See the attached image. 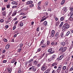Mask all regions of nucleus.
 <instances>
[{
    "label": "nucleus",
    "instance_id": "1",
    "mask_svg": "<svg viewBox=\"0 0 73 73\" xmlns=\"http://www.w3.org/2000/svg\"><path fill=\"white\" fill-rule=\"evenodd\" d=\"M70 27V26H69V25L68 24V23H66L62 27V30L64 31H66V30H65V29H68Z\"/></svg>",
    "mask_w": 73,
    "mask_h": 73
},
{
    "label": "nucleus",
    "instance_id": "2",
    "mask_svg": "<svg viewBox=\"0 0 73 73\" xmlns=\"http://www.w3.org/2000/svg\"><path fill=\"white\" fill-rule=\"evenodd\" d=\"M65 42L66 43V44H68V40L65 39L64 42H61L60 44L61 45H62L64 46V45H65V44H66Z\"/></svg>",
    "mask_w": 73,
    "mask_h": 73
},
{
    "label": "nucleus",
    "instance_id": "3",
    "mask_svg": "<svg viewBox=\"0 0 73 73\" xmlns=\"http://www.w3.org/2000/svg\"><path fill=\"white\" fill-rule=\"evenodd\" d=\"M48 52H49V54H52L54 52V51L53 50V48H50L48 50Z\"/></svg>",
    "mask_w": 73,
    "mask_h": 73
},
{
    "label": "nucleus",
    "instance_id": "4",
    "mask_svg": "<svg viewBox=\"0 0 73 73\" xmlns=\"http://www.w3.org/2000/svg\"><path fill=\"white\" fill-rule=\"evenodd\" d=\"M66 47H64L63 48L62 47H61L59 50V51L61 50L62 52H64L66 50Z\"/></svg>",
    "mask_w": 73,
    "mask_h": 73
},
{
    "label": "nucleus",
    "instance_id": "5",
    "mask_svg": "<svg viewBox=\"0 0 73 73\" xmlns=\"http://www.w3.org/2000/svg\"><path fill=\"white\" fill-rule=\"evenodd\" d=\"M46 69V66L45 65V64H44L41 67V70L43 71V70H45Z\"/></svg>",
    "mask_w": 73,
    "mask_h": 73
},
{
    "label": "nucleus",
    "instance_id": "6",
    "mask_svg": "<svg viewBox=\"0 0 73 73\" xmlns=\"http://www.w3.org/2000/svg\"><path fill=\"white\" fill-rule=\"evenodd\" d=\"M29 70H33V72H35L36 70V69L34 66H32L31 67L29 68Z\"/></svg>",
    "mask_w": 73,
    "mask_h": 73
},
{
    "label": "nucleus",
    "instance_id": "7",
    "mask_svg": "<svg viewBox=\"0 0 73 73\" xmlns=\"http://www.w3.org/2000/svg\"><path fill=\"white\" fill-rule=\"evenodd\" d=\"M68 21H73V13L72 14L69 18Z\"/></svg>",
    "mask_w": 73,
    "mask_h": 73
},
{
    "label": "nucleus",
    "instance_id": "8",
    "mask_svg": "<svg viewBox=\"0 0 73 73\" xmlns=\"http://www.w3.org/2000/svg\"><path fill=\"white\" fill-rule=\"evenodd\" d=\"M54 33H55V31H54V30H52L51 32V36L52 37L54 36Z\"/></svg>",
    "mask_w": 73,
    "mask_h": 73
},
{
    "label": "nucleus",
    "instance_id": "9",
    "mask_svg": "<svg viewBox=\"0 0 73 73\" xmlns=\"http://www.w3.org/2000/svg\"><path fill=\"white\" fill-rule=\"evenodd\" d=\"M7 71L8 73H11V72H12V70L10 68H7Z\"/></svg>",
    "mask_w": 73,
    "mask_h": 73
},
{
    "label": "nucleus",
    "instance_id": "10",
    "mask_svg": "<svg viewBox=\"0 0 73 73\" xmlns=\"http://www.w3.org/2000/svg\"><path fill=\"white\" fill-rule=\"evenodd\" d=\"M62 11L63 13H65L67 11V9L66 7H64L62 10Z\"/></svg>",
    "mask_w": 73,
    "mask_h": 73
},
{
    "label": "nucleus",
    "instance_id": "11",
    "mask_svg": "<svg viewBox=\"0 0 73 73\" xmlns=\"http://www.w3.org/2000/svg\"><path fill=\"white\" fill-rule=\"evenodd\" d=\"M11 4H13V5L15 4V5H18V3L16 1H13L12 2H11Z\"/></svg>",
    "mask_w": 73,
    "mask_h": 73
},
{
    "label": "nucleus",
    "instance_id": "12",
    "mask_svg": "<svg viewBox=\"0 0 73 73\" xmlns=\"http://www.w3.org/2000/svg\"><path fill=\"white\" fill-rule=\"evenodd\" d=\"M62 58H63V55H61L60 56L59 58H57V60L58 61H59L62 60Z\"/></svg>",
    "mask_w": 73,
    "mask_h": 73
},
{
    "label": "nucleus",
    "instance_id": "13",
    "mask_svg": "<svg viewBox=\"0 0 73 73\" xmlns=\"http://www.w3.org/2000/svg\"><path fill=\"white\" fill-rule=\"evenodd\" d=\"M17 13V12H16V11H15L13 13L12 15V16H15V15H16V14Z\"/></svg>",
    "mask_w": 73,
    "mask_h": 73
},
{
    "label": "nucleus",
    "instance_id": "14",
    "mask_svg": "<svg viewBox=\"0 0 73 73\" xmlns=\"http://www.w3.org/2000/svg\"><path fill=\"white\" fill-rule=\"evenodd\" d=\"M9 47V44H7L5 46V49H8Z\"/></svg>",
    "mask_w": 73,
    "mask_h": 73
},
{
    "label": "nucleus",
    "instance_id": "15",
    "mask_svg": "<svg viewBox=\"0 0 73 73\" xmlns=\"http://www.w3.org/2000/svg\"><path fill=\"white\" fill-rule=\"evenodd\" d=\"M47 24H48V23L46 21H44V22L43 24H44V25H45V26H46L47 25Z\"/></svg>",
    "mask_w": 73,
    "mask_h": 73
},
{
    "label": "nucleus",
    "instance_id": "16",
    "mask_svg": "<svg viewBox=\"0 0 73 73\" xmlns=\"http://www.w3.org/2000/svg\"><path fill=\"white\" fill-rule=\"evenodd\" d=\"M2 15L4 16H6V12L4 11L2 13Z\"/></svg>",
    "mask_w": 73,
    "mask_h": 73
},
{
    "label": "nucleus",
    "instance_id": "17",
    "mask_svg": "<svg viewBox=\"0 0 73 73\" xmlns=\"http://www.w3.org/2000/svg\"><path fill=\"white\" fill-rule=\"evenodd\" d=\"M46 46V44H43V46H42L41 47L43 49Z\"/></svg>",
    "mask_w": 73,
    "mask_h": 73
},
{
    "label": "nucleus",
    "instance_id": "18",
    "mask_svg": "<svg viewBox=\"0 0 73 73\" xmlns=\"http://www.w3.org/2000/svg\"><path fill=\"white\" fill-rule=\"evenodd\" d=\"M65 0H63L61 3V5H63L65 3Z\"/></svg>",
    "mask_w": 73,
    "mask_h": 73
},
{
    "label": "nucleus",
    "instance_id": "19",
    "mask_svg": "<svg viewBox=\"0 0 73 73\" xmlns=\"http://www.w3.org/2000/svg\"><path fill=\"white\" fill-rule=\"evenodd\" d=\"M61 68H62V65H60L59 66L58 69H59V70H61Z\"/></svg>",
    "mask_w": 73,
    "mask_h": 73
},
{
    "label": "nucleus",
    "instance_id": "20",
    "mask_svg": "<svg viewBox=\"0 0 73 73\" xmlns=\"http://www.w3.org/2000/svg\"><path fill=\"white\" fill-rule=\"evenodd\" d=\"M50 72V70L49 69L47 70H46L44 72V73H49Z\"/></svg>",
    "mask_w": 73,
    "mask_h": 73
},
{
    "label": "nucleus",
    "instance_id": "21",
    "mask_svg": "<svg viewBox=\"0 0 73 73\" xmlns=\"http://www.w3.org/2000/svg\"><path fill=\"white\" fill-rule=\"evenodd\" d=\"M56 65H57V63H54L52 64V66H56Z\"/></svg>",
    "mask_w": 73,
    "mask_h": 73
},
{
    "label": "nucleus",
    "instance_id": "22",
    "mask_svg": "<svg viewBox=\"0 0 73 73\" xmlns=\"http://www.w3.org/2000/svg\"><path fill=\"white\" fill-rule=\"evenodd\" d=\"M70 33V31H68L66 33V34L65 35L66 36H68L69 35V34Z\"/></svg>",
    "mask_w": 73,
    "mask_h": 73
},
{
    "label": "nucleus",
    "instance_id": "23",
    "mask_svg": "<svg viewBox=\"0 0 73 73\" xmlns=\"http://www.w3.org/2000/svg\"><path fill=\"white\" fill-rule=\"evenodd\" d=\"M33 61V59H31L30 60H29V61L28 62V63H30L31 62H32V61Z\"/></svg>",
    "mask_w": 73,
    "mask_h": 73
},
{
    "label": "nucleus",
    "instance_id": "24",
    "mask_svg": "<svg viewBox=\"0 0 73 73\" xmlns=\"http://www.w3.org/2000/svg\"><path fill=\"white\" fill-rule=\"evenodd\" d=\"M15 61L16 59H13V60H11V63H14V62H15Z\"/></svg>",
    "mask_w": 73,
    "mask_h": 73
},
{
    "label": "nucleus",
    "instance_id": "25",
    "mask_svg": "<svg viewBox=\"0 0 73 73\" xmlns=\"http://www.w3.org/2000/svg\"><path fill=\"white\" fill-rule=\"evenodd\" d=\"M70 11L73 13V8L71 7L69 9Z\"/></svg>",
    "mask_w": 73,
    "mask_h": 73
},
{
    "label": "nucleus",
    "instance_id": "26",
    "mask_svg": "<svg viewBox=\"0 0 73 73\" xmlns=\"http://www.w3.org/2000/svg\"><path fill=\"white\" fill-rule=\"evenodd\" d=\"M33 64L34 65H37V61H35L33 62Z\"/></svg>",
    "mask_w": 73,
    "mask_h": 73
},
{
    "label": "nucleus",
    "instance_id": "27",
    "mask_svg": "<svg viewBox=\"0 0 73 73\" xmlns=\"http://www.w3.org/2000/svg\"><path fill=\"white\" fill-rule=\"evenodd\" d=\"M73 13L72 11H70V13H68V16H70L71 15H72L73 14Z\"/></svg>",
    "mask_w": 73,
    "mask_h": 73
},
{
    "label": "nucleus",
    "instance_id": "28",
    "mask_svg": "<svg viewBox=\"0 0 73 73\" xmlns=\"http://www.w3.org/2000/svg\"><path fill=\"white\" fill-rule=\"evenodd\" d=\"M56 55H53L52 57H51V58L53 60V59L55 58V57H56Z\"/></svg>",
    "mask_w": 73,
    "mask_h": 73
},
{
    "label": "nucleus",
    "instance_id": "29",
    "mask_svg": "<svg viewBox=\"0 0 73 73\" xmlns=\"http://www.w3.org/2000/svg\"><path fill=\"white\" fill-rule=\"evenodd\" d=\"M64 20V17H61L60 19V20L61 21H63Z\"/></svg>",
    "mask_w": 73,
    "mask_h": 73
},
{
    "label": "nucleus",
    "instance_id": "30",
    "mask_svg": "<svg viewBox=\"0 0 73 73\" xmlns=\"http://www.w3.org/2000/svg\"><path fill=\"white\" fill-rule=\"evenodd\" d=\"M48 1H46V3H45V5H46V7H47V6H48Z\"/></svg>",
    "mask_w": 73,
    "mask_h": 73
},
{
    "label": "nucleus",
    "instance_id": "31",
    "mask_svg": "<svg viewBox=\"0 0 73 73\" xmlns=\"http://www.w3.org/2000/svg\"><path fill=\"white\" fill-rule=\"evenodd\" d=\"M63 24H64L63 22H62L61 23V24L59 25V27H62V25H63Z\"/></svg>",
    "mask_w": 73,
    "mask_h": 73
},
{
    "label": "nucleus",
    "instance_id": "32",
    "mask_svg": "<svg viewBox=\"0 0 73 73\" xmlns=\"http://www.w3.org/2000/svg\"><path fill=\"white\" fill-rule=\"evenodd\" d=\"M21 72V69L20 68H19L18 72V73H20Z\"/></svg>",
    "mask_w": 73,
    "mask_h": 73
},
{
    "label": "nucleus",
    "instance_id": "33",
    "mask_svg": "<svg viewBox=\"0 0 73 73\" xmlns=\"http://www.w3.org/2000/svg\"><path fill=\"white\" fill-rule=\"evenodd\" d=\"M52 60V59L51 58L50 59H48V62H50Z\"/></svg>",
    "mask_w": 73,
    "mask_h": 73
},
{
    "label": "nucleus",
    "instance_id": "34",
    "mask_svg": "<svg viewBox=\"0 0 73 73\" xmlns=\"http://www.w3.org/2000/svg\"><path fill=\"white\" fill-rule=\"evenodd\" d=\"M59 34V33L58 32L56 33V34L55 35V37H57L58 36V35Z\"/></svg>",
    "mask_w": 73,
    "mask_h": 73
},
{
    "label": "nucleus",
    "instance_id": "35",
    "mask_svg": "<svg viewBox=\"0 0 73 73\" xmlns=\"http://www.w3.org/2000/svg\"><path fill=\"white\" fill-rule=\"evenodd\" d=\"M49 44H50V41L49 40L47 41V45H49Z\"/></svg>",
    "mask_w": 73,
    "mask_h": 73
},
{
    "label": "nucleus",
    "instance_id": "36",
    "mask_svg": "<svg viewBox=\"0 0 73 73\" xmlns=\"http://www.w3.org/2000/svg\"><path fill=\"white\" fill-rule=\"evenodd\" d=\"M17 8V6L14 5L12 7V8L13 9H14V8Z\"/></svg>",
    "mask_w": 73,
    "mask_h": 73
},
{
    "label": "nucleus",
    "instance_id": "37",
    "mask_svg": "<svg viewBox=\"0 0 73 73\" xmlns=\"http://www.w3.org/2000/svg\"><path fill=\"white\" fill-rule=\"evenodd\" d=\"M60 24V22H58L55 25L56 26H58V24Z\"/></svg>",
    "mask_w": 73,
    "mask_h": 73
},
{
    "label": "nucleus",
    "instance_id": "38",
    "mask_svg": "<svg viewBox=\"0 0 73 73\" xmlns=\"http://www.w3.org/2000/svg\"><path fill=\"white\" fill-rule=\"evenodd\" d=\"M21 50V48H20L18 50V52H20Z\"/></svg>",
    "mask_w": 73,
    "mask_h": 73
},
{
    "label": "nucleus",
    "instance_id": "39",
    "mask_svg": "<svg viewBox=\"0 0 73 73\" xmlns=\"http://www.w3.org/2000/svg\"><path fill=\"white\" fill-rule=\"evenodd\" d=\"M34 6V5L33 4H31L30 5V7H33Z\"/></svg>",
    "mask_w": 73,
    "mask_h": 73
},
{
    "label": "nucleus",
    "instance_id": "40",
    "mask_svg": "<svg viewBox=\"0 0 73 73\" xmlns=\"http://www.w3.org/2000/svg\"><path fill=\"white\" fill-rule=\"evenodd\" d=\"M66 68V66H64L63 67V70H65Z\"/></svg>",
    "mask_w": 73,
    "mask_h": 73
},
{
    "label": "nucleus",
    "instance_id": "41",
    "mask_svg": "<svg viewBox=\"0 0 73 73\" xmlns=\"http://www.w3.org/2000/svg\"><path fill=\"white\" fill-rule=\"evenodd\" d=\"M23 23H20V25L21 27H23Z\"/></svg>",
    "mask_w": 73,
    "mask_h": 73
},
{
    "label": "nucleus",
    "instance_id": "42",
    "mask_svg": "<svg viewBox=\"0 0 73 73\" xmlns=\"http://www.w3.org/2000/svg\"><path fill=\"white\" fill-rule=\"evenodd\" d=\"M37 66L38 67H40V66H41V64L40 63H38V65H37Z\"/></svg>",
    "mask_w": 73,
    "mask_h": 73
},
{
    "label": "nucleus",
    "instance_id": "43",
    "mask_svg": "<svg viewBox=\"0 0 73 73\" xmlns=\"http://www.w3.org/2000/svg\"><path fill=\"white\" fill-rule=\"evenodd\" d=\"M73 70V66L71 68H70V71H72V70Z\"/></svg>",
    "mask_w": 73,
    "mask_h": 73
},
{
    "label": "nucleus",
    "instance_id": "44",
    "mask_svg": "<svg viewBox=\"0 0 73 73\" xmlns=\"http://www.w3.org/2000/svg\"><path fill=\"white\" fill-rule=\"evenodd\" d=\"M0 22H1V23H3L4 22V20H3V19H1L0 20Z\"/></svg>",
    "mask_w": 73,
    "mask_h": 73
},
{
    "label": "nucleus",
    "instance_id": "45",
    "mask_svg": "<svg viewBox=\"0 0 73 73\" xmlns=\"http://www.w3.org/2000/svg\"><path fill=\"white\" fill-rule=\"evenodd\" d=\"M44 40H42V41L40 42V44H43V42H44Z\"/></svg>",
    "mask_w": 73,
    "mask_h": 73
},
{
    "label": "nucleus",
    "instance_id": "46",
    "mask_svg": "<svg viewBox=\"0 0 73 73\" xmlns=\"http://www.w3.org/2000/svg\"><path fill=\"white\" fill-rule=\"evenodd\" d=\"M7 8H10V6L9 5H7Z\"/></svg>",
    "mask_w": 73,
    "mask_h": 73
},
{
    "label": "nucleus",
    "instance_id": "47",
    "mask_svg": "<svg viewBox=\"0 0 73 73\" xmlns=\"http://www.w3.org/2000/svg\"><path fill=\"white\" fill-rule=\"evenodd\" d=\"M3 40L5 42H7V40L6 39V38H4L3 39Z\"/></svg>",
    "mask_w": 73,
    "mask_h": 73
},
{
    "label": "nucleus",
    "instance_id": "48",
    "mask_svg": "<svg viewBox=\"0 0 73 73\" xmlns=\"http://www.w3.org/2000/svg\"><path fill=\"white\" fill-rule=\"evenodd\" d=\"M58 44H57V42H56L55 43H54V45L55 46H57V45Z\"/></svg>",
    "mask_w": 73,
    "mask_h": 73
},
{
    "label": "nucleus",
    "instance_id": "49",
    "mask_svg": "<svg viewBox=\"0 0 73 73\" xmlns=\"http://www.w3.org/2000/svg\"><path fill=\"white\" fill-rule=\"evenodd\" d=\"M57 71L58 73H59L60 72V71H61V70H59L58 69L57 70Z\"/></svg>",
    "mask_w": 73,
    "mask_h": 73
},
{
    "label": "nucleus",
    "instance_id": "50",
    "mask_svg": "<svg viewBox=\"0 0 73 73\" xmlns=\"http://www.w3.org/2000/svg\"><path fill=\"white\" fill-rule=\"evenodd\" d=\"M5 7L2 8V11H4V10H5Z\"/></svg>",
    "mask_w": 73,
    "mask_h": 73
},
{
    "label": "nucleus",
    "instance_id": "51",
    "mask_svg": "<svg viewBox=\"0 0 73 73\" xmlns=\"http://www.w3.org/2000/svg\"><path fill=\"white\" fill-rule=\"evenodd\" d=\"M5 28L7 29V28H8V27H9V26H8V25H6L5 27Z\"/></svg>",
    "mask_w": 73,
    "mask_h": 73
},
{
    "label": "nucleus",
    "instance_id": "52",
    "mask_svg": "<svg viewBox=\"0 0 73 73\" xmlns=\"http://www.w3.org/2000/svg\"><path fill=\"white\" fill-rule=\"evenodd\" d=\"M27 4H28V5H29V4H30V3L29 1H28L27 3Z\"/></svg>",
    "mask_w": 73,
    "mask_h": 73
},
{
    "label": "nucleus",
    "instance_id": "53",
    "mask_svg": "<svg viewBox=\"0 0 73 73\" xmlns=\"http://www.w3.org/2000/svg\"><path fill=\"white\" fill-rule=\"evenodd\" d=\"M16 29V26H14L13 27V30H15Z\"/></svg>",
    "mask_w": 73,
    "mask_h": 73
},
{
    "label": "nucleus",
    "instance_id": "54",
    "mask_svg": "<svg viewBox=\"0 0 73 73\" xmlns=\"http://www.w3.org/2000/svg\"><path fill=\"white\" fill-rule=\"evenodd\" d=\"M41 50L40 48L38 49V50H37V52H40Z\"/></svg>",
    "mask_w": 73,
    "mask_h": 73
},
{
    "label": "nucleus",
    "instance_id": "55",
    "mask_svg": "<svg viewBox=\"0 0 73 73\" xmlns=\"http://www.w3.org/2000/svg\"><path fill=\"white\" fill-rule=\"evenodd\" d=\"M63 36H64V33H62L61 34V37H63Z\"/></svg>",
    "mask_w": 73,
    "mask_h": 73
},
{
    "label": "nucleus",
    "instance_id": "56",
    "mask_svg": "<svg viewBox=\"0 0 73 73\" xmlns=\"http://www.w3.org/2000/svg\"><path fill=\"white\" fill-rule=\"evenodd\" d=\"M39 29H40V28L39 27H38L37 29V31H39Z\"/></svg>",
    "mask_w": 73,
    "mask_h": 73
},
{
    "label": "nucleus",
    "instance_id": "57",
    "mask_svg": "<svg viewBox=\"0 0 73 73\" xmlns=\"http://www.w3.org/2000/svg\"><path fill=\"white\" fill-rule=\"evenodd\" d=\"M22 46H23V44H21L20 45V48H21V47H22Z\"/></svg>",
    "mask_w": 73,
    "mask_h": 73
},
{
    "label": "nucleus",
    "instance_id": "58",
    "mask_svg": "<svg viewBox=\"0 0 73 73\" xmlns=\"http://www.w3.org/2000/svg\"><path fill=\"white\" fill-rule=\"evenodd\" d=\"M30 1V4H32L33 3V2L31 1Z\"/></svg>",
    "mask_w": 73,
    "mask_h": 73
},
{
    "label": "nucleus",
    "instance_id": "59",
    "mask_svg": "<svg viewBox=\"0 0 73 73\" xmlns=\"http://www.w3.org/2000/svg\"><path fill=\"white\" fill-rule=\"evenodd\" d=\"M13 20L14 21H16V20H17V18H15Z\"/></svg>",
    "mask_w": 73,
    "mask_h": 73
},
{
    "label": "nucleus",
    "instance_id": "60",
    "mask_svg": "<svg viewBox=\"0 0 73 73\" xmlns=\"http://www.w3.org/2000/svg\"><path fill=\"white\" fill-rule=\"evenodd\" d=\"M3 62L4 63H5V62H7V60H3Z\"/></svg>",
    "mask_w": 73,
    "mask_h": 73
},
{
    "label": "nucleus",
    "instance_id": "61",
    "mask_svg": "<svg viewBox=\"0 0 73 73\" xmlns=\"http://www.w3.org/2000/svg\"><path fill=\"white\" fill-rule=\"evenodd\" d=\"M54 43L53 42H52L51 43V45H54Z\"/></svg>",
    "mask_w": 73,
    "mask_h": 73
},
{
    "label": "nucleus",
    "instance_id": "62",
    "mask_svg": "<svg viewBox=\"0 0 73 73\" xmlns=\"http://www.w3.org/2000/svg\"><path fill=\"white\" fill-rule=\"evenodd\" d=\"M41 30H43V29H44V28L43 27H41Z\"/></svg>",
    "mask_w": 73,
    "mask_h": 73
},
{
    "label": "nucleus",
    "instance_id": "63",
    "mask_svg": "<svg viewBox=\"0 0 73 73\" xmlns=\"http://www.w3.org/2000/svg\"><path fill=\"white\" fill-rule=\"evenodd\" d=\"M5 52V50H4L2 51V53H4Z\"/></svg>",
    "mask_w": 73,
    "mask_h": 73
},
{
    "label": "nucleus",
    "instance_id": "64",
    "mask_svg": "<svg viewBox=\"0 0 73 73\" xmlns=\"http://www.w3.org/2000/svg\"><path fill=\"white\" fill-rule=\"evenodd\" d=\"M33 24H34V22H33V21L32 22H31V24L32 25H33Z\"/></svg>",
    "mask_w": 73,
    "mask_h": 73
}]
</instances>
